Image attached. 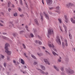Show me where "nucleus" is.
<instances>
[{
    "label": "nucleus",
    "instance_id": "obj_1",
    "mask_svg": "<svg viewBox=\"0 0 75 75\" xmlns=\"http://www.w3.org/2000/svg\"><path fill=\"white\" fill-rule=\"evenodd\" d=\"M9 46H10V45L6 43L5 44V49L6 50L5 51V52L7 54V55H10V54H11V52L8 51V47H9Z\"/></svg>",
    "mask_w": 75,
    "mask_h": 75
},
{
    "label": "nucleus",
    "instance_id": "obj_2",
    "mask_svg": "<svg viewBox=\"0 0 75 75\" xmlns=\"http://www.w3.org/2000/svg\"><path fill=\"white\" fill-rule=\"evenodd\" d=\"M48 33L49 35L54 34V31L52 29H49L48 30Z\"/></svg>",
    "mask_w": 75,
    "mask_h": 75
},
{
    "label": "nucleus",
    "instance_id": "obj_3",
    "mask_svg": "<svg viewBox=\"0 0 75 75\" xmlns=\"http://www.w3.org/2000/svg\"><path fill=\"white\" fill-rule=\"evenodd\" d=\"M46 3L47 5H51L52 4V0H47Z\"/></svg>",
    "mask_w": 75,
    "mask_h": 75
},
{
    "label": "nucleus",
    "instance_id": "obj_4",
    "mask_svg": "<svg viewBox=\"0 0 75 75\" xmlns=\"http://www.w3.org/2000/svg\"><path fill=\"white\" fill-rule=\"evenodd\" d=\"M56 41L59 44H61V40L59 37L57 36L56 38Z\"/></svg>",
    "mask_w": 75,
    "mask_h": 75
},
{
    "label": "nucleus",
    "instance_id": "obj_5",
    "mask_svg": "<svg viewBox=\"0 0 75 75\" xmlns=\"http://www.w3.org/2000/svg\"><path fill=\"white\" fill-rule=\"evenodd\" d=\"M43 14L44 16L45 17L46 19H47V20H49V17H48V14H46L45 12H44Z\"/></svg>",
    "mask_w": 75,
    "mask_h": 75
},
{
    "label": "nucleus",
    "instance_id": "obj_6",
    "mask_svg": "<svg viewBox=\"0 0 75 75\" xmlns=\"http://www.w3.org/2000/svg\"><path fill=\"white\" fill-rule=\"evenodd\" d=\"M67 74H74V71L72 70H71L70 69V70H67Z\"/></svg>",
    "mask_w": 75,
    "mask_h": 75
},
{
    "label": "nucleus",
    "instance_id": "obj_7",
    "mask_svg": "<svg viewBox=\"0 0 75 75\" xmlns=\"http://www.w3.org/2000/svg\"><path fill=\"white\" fill-rule=\"evenodd\" d=\"M66 6L67 7H72L73 6V4L71 3H69L67 5H66Z\"/></svg>",
    "mask_w": 75,
    "mask_h": 75
},
{
    "label": "nucleus",
    "instance_id": "obj_8",
    "mask_svg": "<svg viewBox=\"0 0 75 75\" xmlns=\"http://www.w3.org/2000/svg\"><path fill=\"white\" fill-rule=\"evenodd\" d=\"M13 22L9 21V27L11 28L12 27H13Z\"/></svg>",
    "mask_w": 75,
    "mask_h": 75
},
{
    "label": "nucleus",
    "instance_id": "obj_9",
    "mask_svg": "<svg viewBox=\"0 0 75 75\" xmlns=\"http://www.w3.org/2000/svg\"><path fill=\"white\" fill-rule=\"evenodd\" d=\"M44 61L45 62L46 64H48V65H50V62H49L48 61V60H47V59H44Z\"/></svg>",
    "mask_w": 75,
    "mask_h": 75
},
{
    "label": "nucleus",
    "instance_id": "obj_10",
    "mask_svg": "<svg viewBox=\"0 0 75 75\" xmlns=\"http://www.w3.org/2000/svg\"><path fill=\"white\" fill-rule=\"evenodd\" d=\"M49 46L50 48H54V45L52 43H50L49 44Z\"/></svg>",
    "mask_w": 75,
    "mask_h": 75
},
{
    "label": "nucleus",
    "instance_id": "obj_11",
    "mask_svg": "<svg viewBox=\"0 0 75 75\" xmlns=\"http://www.w3.org/2000/svg\"><path fill=\"white\" fill-rule=\"evenodd\" d=\"M35 42L36 44H38L39 43V45H41L42 44V42L39 40H35Z\"/></svg>",
    "mask_w": 75,
    "mask_h": 75
},
{
    "label": "nucleus",
    "instance_id": "obj_12",
    "mask_svg": "<svg viewBox=\"0 0 75 75\" xmlns=\"http://www.w3.org/2000/svg\"><path fill=\"white\" fill-rule=\"evenodd\" d=\"M63 27L64 28V30L65 31V33L66 34L67 33V26H65L64 25H63Z\"/></svg>",
    "mask_w": 75,
    "mask_h": 75
},
{
    "label": "nucleus",
    "instance_id": "obj_13",
    "mask_svg": "<svg viewBox=\"0 0 75 75\" xmlns=\"http://www.w3.org/2000/svg\"><path fill=\"white\" fill-rule=\"evenodd\" d=\"M52 54L53 55H54V56H55V55H57V56H58V54H57V53H56L55 52L52 50Z\"/></svg>",
    "mask_w": 75,
    "mask_h": 75
},
{
    "label": "nucleus",
    "instance_id": "obj_14",
    "mask_svg": "<svg viewBox=\"0 0 75 75\" xmlns=\"http://www.w3.org/2000/svg\"><path fill=\"white\" fill-rule=\"evenodd\" d=\"M34 22L36 24V25H38L39 23H38V21H37V19H35L34 20Z\"/></svg>",
    "mask_w": 75,
    "mask_h": 75
},
{
    "label": "nucleus",
    "instance_id": "obj_15",
    "mask_svg": "<svg viewBox=\"0 0 75 75\" xmlns=\"http://www.w3.org/2000/svg\"><path fill=\"white\" fill-rule=\"evenodd\" d=\"M40 67L41 69H42L43 70H45V68L43 65H41Z\"/></svg>",
    "mask_w": 75,
    "mask_h": 75
},
{
    "label": "nucleus",
    "instance_id": "obj_16",
    "mask_svg": "<svg viewBox=\"0 0 75 75\" xmlns=\"http://www.w3.org/2000/svg\"><path fill=\"white\" fill-rule=\"evenodd\" d=\"M21 64H24L25 62L23 59H21Z\"/></svg>",
    "mask_w": 75,
    "mask_h": 75
},
{
    "label": "nucleus",
    "instance_id": "obj_17",
    "mask_svg": "<svg viewBox=\"0 0 75 75\" xmlns=\"http://www.w3.org/2000/svg\"><path fill=\"white\" fill-rule=\"evenodd\" d=\"M4 56L1 55V54H0V61H1V58H2V59H3V58H4Z\"/></svg>",
    "mask_w": 75,
    "mask_h": 75
},
{
    "label": "nucleus",
    "instance_id": "obj_18",
    "mask_svg": "<svg viewBox=\"0 0 75 75\" xmlns=\"http://www.w3.org/2000/svg\"><path fill=\"white\" fill-rule=\"evenodd\" d=\"M71 22H72V23H73L74 24H75V20H73V18H71Z\"/></svg>",
    "mask_w": 75,
    "mask_h": 75
},
{
    "label": "nucleus",
    "instance_id": "obj_19",
    "mask_svg": "<svg viewBox=\"0 0 75 75\" xmlns=\"http://www.w3.org/2000/svg\"><path fill=\"white\" fill-rule=\"evenodd\" d=\"M69 36L70 39H72V35L71 34V33H69Z\"/></svg>",
    "mask_w": 75,
    "mask_h": 75
},
{
    "label": "nucleus",
    "instance_id": "obj_20",
    "mask_svg": "<svg viewBox=\"0 0 75 75\" xmlns=\"http://www.w3.org/2000/svg\"><path fill=\"white\" fill-rule=\"evenodd\" d=\"M11 4V2L10 1H8V3L7 6H8L9 7L10 6V5Z\"/></svg>",
    "mask_w": 75,
    "mask_h": 75
},
{
    "label": "nucleus",
    "instance_id": "obj_21",
    "mask_svg": "<svg viewBox=\"0 0 75 75\" xmlns=\"http://www.w3.org/2000/svg\"><path fill=\"white\" fill-rule=\"evenodd\" d=\"M54 67L55 68V69H56L57 71H59V70L55 66H54Z\"/></svg>",
    "mask_w": 75,
    "mask_h": 75
},
{
    "label": "nucleus",
    "instance_id": "obj_22",
    "mask_svg": "<svg viewBox=\"0 0 75 75\" xmlns=\"http://www.w3.org/2000/svg\"><path fill=\"white\" fill-rule=\"evenodd\" d=\"M40 16H41V19L42 20V21H43V16H42V14H40Z\"/></svg>",
    "mask_w": 75,
    "mask_h": 75
},
{
    "label": "nucleus",
    "instance_id": "obj_23",
    "mask_svg": "<svg viewBox=\"0 0 75 75\" xmlns=\"http://www.w3.org/2000/svg\"><path fill=\"white\" fill-rule=\"evenodd\" d=\"M64 41L65 42V45L66 46H68V43H67V40H65Z\"/></svg>",
    "mask_w": 75,
    "mask_h": 75
},
{
    "label": "nucleus",
    "instance_id": "obj_24",
    "mask_svg": "<svg viewBox=\"0 0 75 75\" xmlns=\"http://www.w3.org/2000/svg\"><path fill=\"white\" fill-rule=\"evenodd\" d=\"M31 57L33 58V59H37L36 57L33 55H31Z\"/></svg>",
    "mask_w": 75,
    "mask_h": 75
},
{
    "label": "nucleus",
    "instance_id": "obj_25",
    "mask_svg": "<svg viewBox=\"0 0 75 75\" xmlns=\"http://www.w3.org/2000/svg\"><path fill=\"white\" fill-rule=\"evenodd\" d=\"M23 1H24V3L26 7L28 8V5H27V3H26V2L25 1V0H23Z\"/></svg>",
    "mask_w": 75,
    "mask_h": 75
},
{
    "label": "nucleus",
    "instance_id": "obj_26",
    "mask_svg": "<svg viewBox=\"0 0 75 75\" xmlns=\"http://www.w3.org/2000/svg\"><path fill=\"white\" fill-rule=\"evenodd\" d=\"M2 37L4 39H5V40H8V38L6 37L2 36Z\"/></svg>",
    "mask_w": 75,
    "mask_h": 75
},
{
    "label": "nucleus",
    "instance_id": "obj_27",
    "mask_svg": "<svg viewBox=\"0 0 75 75\" xmlns=\"http://www.w3.org/2000/svg\"><path fill=\"white\" fill-rule=\"evenodd\" d=\"M58 20L59 23L61 24V23H62V21L61 20V19L60 18H58Z\"/></svg>",
    "mask_w": 75,
    "mask_h": 75
},
{
    "label": "nucleus",
    "instance_id": "obj_28",
    "mask_svg": "<svg viewBox=\"0 0 75 75\" xmlns=\"http://www.w3.org/2000/svg\"><path fill=\"white\" fill-rule=\"evenodd\" d=\"M37 55H38V56H41V55H42V53H37Z\"/></svg>",
    "mask_w": 75,
    "mask_h": 75
},
{
    "label": "nucleus",
    "instance_id": "obj_29",
    "mask_svg": "<svg viewBox=\"0 0 75 75\" xmlns=\"http://www.w3.org/2000/svg\"><path fill=\"white\" fill-rule=\"evenodd\" d=\"M25 28H26V30H27V31H30V30H28V26L27 25L25 26Z\"/></svg>",
    "mask_w": 75,
    "mask_h": 75
},
{
    "label": "nucleus",
    "instance_id": "obj_30",
    "mask_svg": "<svg viewBox=\"0 0 75 75\" xmlns=\"http://www.w3.org/2000/svg\"><path fill=\"white\" fill-rule=\"evenodd\" d=\"M65 21L66 23H68V19H65Z\"/></svg>",
    "mask_w": 75,
    "mask_h": 75
},
{
    "label": "nucleus",
    "instance_id": "obj_31",
    "mask_svg": "<svg viewBox=\"0 0 75 75\" xmlns=\"http://www.w3.org/2000/svg\"><path fill=\"white\" fill-rule=\"evenodd\" d=\"M54 7H49V9L51 10H52V9H54Z\"/></svg>",
    "mask_w": 75,
    "mask_h": 75
},
{
    "label": "nucleus",
    "instance_id": "obj_32",
    "mask_svg": "<svg viewBox=\"0 0 75 75\" xmlns=\"http://www.w3.org/2000/svg\"><path fill=\"white\" fill-rule=\"evenodd\" d=\"M13 35L14 36V37H16V36L17 35V34L16 33H13Z\"/></svg>",
    "mask_w": 75,
    "mask_h": 75
},
{
    "label": "nucleus",
    "instance_id": "obj_33",
    "mask_svg": "<svg viewBox=\"0 0 75 75\" xmlns=\"http://www.w3.org/2000/svg\"><path fill=\"white\" fill-rule=\"evenodd\" d=\"M22 45H23V47L24 48H25V49L26 48V47H25V45H24V44H23Z\"/></svg>",
    "mask_w": 75,
    "mask_h": 75
},
{
    "label": "nucleus",
    "instance_id": "obj_34",
    "mask_svg": "<svg viewBox=\"0 0 75 75\" xmlns=\"http://www.w3.org/2000/svg\"><path fill=\"white\" fill-rule=\"evenodd\" d=\"M65 60L66 62H68L69 61V59H68V58H67L65 59Z\"/></svg>",
    "mask_w": 75,
    "mask_h": 75
},
{
    "label": "nucleus",
    "instance_id": "obj_35",
    "mask_svg": "<svg viewBox=\"0 0 75 75\" xmlns=\"http://www.w3.org/2000/svg\"><path fill=\"white\" fill-rule=\"evenodd\" d=\"M30 35L31 37H34V35H33V34L32 33H31L30 34Z\"/></svg>",
    "mask_w": 75,
    "mask_h": 75
},
{
    "label": "nucleus",
    "instance_id": "obj_36",
    "mask_svg": "<svg viewBox=\"0 0 75 75\" xmlns=\"http://www.w3.org/2000/svg\"><path fill=\"white\" fill-rule=\"evenodd\" d=\"M56 10H59V7L57 6L56 8Z\"/></svg>",
    "mask_w": 75,
    "mask_h": 75
},
{
    "label": "nucleus",
    "instance_id": "obj_37",
    "mask_svg": "<svg viewBox=\"0 0 75 75\" xmlns=\"http://www.w3.org/2000/svg\"><path fill=\"white\" fill-rule=\"evenodd\" d=\"M20 3L21 5H23V2H22V0H20Z\"/></svg>",
    "mask_w": 75,
    "mask_h": 75
},
{
    "label": "nucleus",
    "instance_id": "obj_38",
    "mask_svg": "<svg viewBox=\"0 0 75 75\" xmlns=\"http://www.w3.org/2000/svg\"><path fill=\"white\" fill-rule=\"evenodd\" d=\"M45 52H46V53H47V54H49V55H50V53L49 52H48V51L47 50H45Z\"/></svg>",
    "mask_w": 75,
    "mask_h": 75
},
{
    "label": "nucleus",
    "instance_id": "obj_39",
    "mask_svg": "<svg viewBox=\"0 0 75 75\" xmlns=\"http://www.w3.org/2000/svg\"><path fill=\"white\" fill-rule=\"evenodd\" d=\"M39 70L41 71V73H42V74H44L45 73V72H44V71H42L41 70V69H39Z\"/></svg>",
    "mask_w": 75,
    "mask_h": 75
},
{
    "label": "nucleus",
    "instance_id": "obj_40",
    "mask_svg": "<svg viewBox=\"0 0 75 75\" xmlns=\"http://www.w3.org/2000/svg\"><path fill=\"white\" fill-rule=\"evenodd\" d=\"M57 61L59 62H61V59H58Z\"/></svg>",
    "mask_w": 75,
    "mask_h": 75
},
{
    "label": "nucleus",
    "instance_id": "obj_41",
    "mask_svg": "<svg viewBox=\"0 0 75 75\" xmlns=\"http://www.w3.org/2000/svg\"><path fill=\"white\" fill-rule=\"evenodd\" d=\"M64 17L65 19H68V18H67V15H64Z\"/></svg>",
    "mask_w": 75,
    "mask_h": 75
},
{
    "label": "nucleus",
    "instance_id": "obj_42",
    "mask_svg": "<svg viewBox=\"0 0 75 75\" xmlns=\"http://www.w3.org/2000/svg\"><path fill=\"white\" fill-rule=\"evenodd\" d=\"M14 16H15V17H16V16H17V13H14Z\"/></svg>",
    "mask_w": 75,
    "mask_h": 75
},
{
    "label": "nucleus",
    "instance_id": "obj_43",
    "mask_svg": "<svg viewBox=\"0 0 75 75\" xmlns=\"http://www.w3.org/2000/svg\"><path fill=\"white\" fill-rule=\"evenodd\" d=\"M64 67H62L61 68V69L62 71H64Z\"/></svg>",
    "mask_w": 75,
    "mask_h": 75
},
{
    "label": "nucleus",
    "instance_id": "obj_44",
    "mask_svg": "<svg viewBox=\"0 0 75 75\" xmlns=\"http://www.w3.org/2000/svg\"><path fill=\"white\" fill-rule=\"evenodd\" d=\"M60 38L61 39L62 41H63V40L64 39V38H63L62 36H60Z\"/></svg>",
    "mask_w": 75,
    "mask_h": 75
},
{
    "label": "nucleus",
    "instance_id": "obj_45",
    "mask_svg": "<svg viewBox=\"0 0 75 75\" xmlns=\"http://www.w3.org/2000/svg\"><path fill=\"white\" fill-rule=\"evenodd\" d=\"M59 27L61 31L62 32H63L62 30V28H61V26H59Z\"/></svg>",
    "mask_w": 75,
    "mask_h": 75
},
{
    "label": "nucleus",
    "instance_id": "obj_46",
    "mask_svg": "<svg viewBox=\"0 0 75 75\" xmlns=\"http://www.w3.org/2000/svg\"><path fill=\"white\" fill-rule=\"evenodd\" d=\"M23 32L24 31H23V30H21V31H20V34H22V33H23Z\"/></svg>",
    "mask_w": 75,
    "mask_h": 75
},
{
    "label": "nucleus",
    "instance_id": "obj_47",
    "mask_svg": "<svg viewBox=\"0 0 75 75\" xmlns=\"http://www.w3.org/2000/svg\"><path fill=\"white\" fill-rule=\"evenodd\" d=\"M7 60L8 61H9V60H10V57L8 56L7 57Z\"/></svg>",
    "mask_w": 75,
    "mask_h": 75
},
{
    "label": "nucleus",
    "instance_id": "obj_48",
    "mask_svg": "<svg viewBox=\"0 0 75 75\" xmlns=\"http://www.w3.org/2000/svg\"><path fill=\"white\" fill-rule=\"evenodd\" d=\"M4 67H6V63H4Z\"/></svg>",
    "mask_w": 75,
    "mask_h": 75
},
{
    "label": "nucleus",
    "instance_id": "obj_49",
    "mask_svg": "<svg viewBox=\"0 0 75 75\" xmlns=\"http://www.w3.org/2000/svg\"><path fill=\"white\" fill-rule=\"evenodd\" d=\"M11 10V9L10 8H8V11H9V12H10Z\"/></svg>",
    "mask_w": 75,
    "mask_h": 75
},
{
    "label": "nucleus",
    "instance_id": "obj_50",
    "mask_svg": "<svg viewBox=\"0 0 75 75\" xmlns=\"http://www.w3.org/2000/svg\"><path fill=\"white\" fill-rule=\"evenodd\" d=\"M37 62H34L33 64L34 65H37Z\"/></svg>",
    "mask_w": 75,
    "mask_h": 75
},
{
    "label": "nucleus",
    "instance_id": "obj_51",
    "mask_svg": "<svg viewBox=\"0 0 75 75\" xmlns=\"http://www.w3.org/2000/svg\"><path fill=\"white\" fill-rule=\"evenodd\" d=\"M24 55L25 56V57H26V58H27V56H26V54L24 53Z\"/></svg>",
    "mask_w": 75,
    "mask_h": 75
},
{
    "label": "nucleus",
    "instance_id": "obj_52",
    "mask_svg": "<svg viewBox=\"0 0 75 75\" xmlns=\"http://www.w3.org/2000/svg\"><path fill=\"white\" fill-rule=\"evenodd\" d=\"M18 10H19V11H21V8H18Z\"/></svg>",
    "mask_w": 75,
    "mask_h": 75
},
{
    "label": "nucleus",
    "instance_id": "obj_53",
    "mask_svg": "<svg viewBox=\"0 0 75 75\" xmlns=\"http://www.w3.org/2000/svg\"><path fill=\"white\" fill-rule=\"evenodd\" d=\"M49 13L50 14H52V13L51 12H49Z\"/></svg>",
    "mask_w": 75,
    "mask_h": 75
},
{
    "label": "nucleus",
    "instance_id": "obj_54",
    "mask_svg": "<svg viewBox=\"0 0 75 75\" xmlns=\"http://www.w3.org/2000/svg\"><path fill=\"white\" fill-rule=\"evenodd\" d=\"M53 50H54V51H55V52H57V50H56V49H54Z\"/></svg>",
    "mask_w": 75,
    "mask_h": 75
},
{
    "label": "nucleus",
    "instance_id": "obj_55",
    "mask_svg": "<svg viewBox=\"0 0 75 75\" xmlns=\"http://www.w3.org/2000/svg\"><path fill=\"white\" fill-rule=\"evenodd\" d=\"M20 16L21 17H23L24 16V15L22 14V15H20Z\"/></svg>",
    "mask_w": 75,
    "mask_h": 75
},
{
    "label": "nucleus",
    "instance_id": "obj_56",
    "mask_svg": "<svg viewBox=\"0 0 75 75\" xmlns=\"http://www.w3.org/2000/svg\"><path fill=\"white\" fill-rule=\"evenodd\" d=\"M13 63H14L15 64H16V62L15 60H13Z\"/></svg>",
    "mask_w": 75,
    "mask_h": 75
},
{
    "label": "nucleus",
    "instance_id": "obj_57",
    "mask_svg": "<svg viewBox=\"0 0 75 75\" xmlns=\"http://www.w3.org/2000/svg\"><path fill=\"white\" fill-rule=\"evenodd\" d=\"M12 7H13V8H14V5L13 4H12Z\"/></svg>",
    "mask_w": 75,
    "mask_h": 75
},
{
    "label": "nucleus",
    "instance_id": "obj_58",
    "mask_svg": "<svg viewBox=\"0 0 75 75\" xmlns=\"http://www.w3.org/2000/svg\"><path fill=\"white\" fill-rule=\"evenodd\" d=\"M42 3L43 4H44V0H42Z\"/></svg>",
    "mask_w": 75,
    "mask_h": 75
},
{
    "label": "nucleus",
    "instance_id": "obj_59",
    "mask_svg": "<svg viewBox=\"0 0 75 75\" xmlns=\"http://www.w3.org/2000/svg\"><path fill=\"white\" fill-rule=\"evenodd\" d=\"M62 45V47L63 48H65V45Z\"/></svg>",
    "mask_w": 75,
    "mask_h": 75
},
{
    "label": "nucleus",
    "instance_id": "obj_60",
    "mask_svg": "<svg viewBox=\"0 0 75 75\" xmlns=\"http://www.w3.org/2000/svg\"><path fill=\"white\" fill-rule=\"evenodd\" d=\"M0 25L1 26H3V25L1 24V23H0Z\"/></svg>",
    "mask_w": 75,
    "mask_h": 75
},
{
    "label": "nucleus",
    "instance_id": "obj_61",
    "mask_svg": "<svg viewBox=\"0 0 75 75\" xmlns=\"http://www.w3.org/2000/svg\"><path fill=\"white\" fill-rule=\"evenodd\" d=\"M65 45V43H64V42H62V45Z\"/></svg>",
    "mask_w": 75,
    "mask_h": 75
},
{
    "label": "nucleus",
    "instance_id": "obj_62",
    "mask_svg": "<svg viewBox=\"0 0 75 75\" xmlns=\"http://www.w3.org/2000/svg\"><path fill=\"white\" fill-rule=\"evenodd\" d=\"M3 34H4V35H6V34H7V33H3Z\"/></svg>",
    "mask_w": 75,
    "mask_h": 75
},
{
    "label": "nucleus",
    "instance_id": "obj_63",
    "mask_svg": "<svg viewBox=\"0 0 75 75\" xmlns=\"http://www.w3.org/2000/svg\"><path fill=\"white\" fill-rule=\"evenodd\" d=\"M42 48H43V49H44V50H45V47H43Z\"/></svg>",
    "mask_w": 75,
    "mask_h": 75
},
{
    "label": "nucleus",
    "instance_id": "obj_64",
    "mask_svg": "<svg viewBox=\"0 0 75 75\" xmlns=\"http://www.w3.org/2000/svg\"><path fill=\"white\" fill-rule=\"evenodd\" d=\"M45 74H46V75H48V73L47 72H46L45 73Z\"/></svg>",
    "mask_w": 75,
    "mask_h": 75
}]
</instances>
